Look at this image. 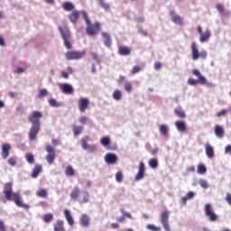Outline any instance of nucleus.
Returning <instances> with one entry per match:
<instances>
[{
	"mask_svg": "<svg viewBox=\"0 0 231 231\" xmlns=\"http://www.w3.org/2000/svg\"><path fill=\"white\" fill-rule=\"evenodd\" d=\"M42 118V113L41 111H33L28 116V121L32 124V126L29 130V140L33 142L41 131V119Z\"/></svg>",
	"mask_w": 231,
	"mask_h": 231,
	"instance_id": "f257e3e1",
	"label": "nucleus"
},
{
	"mask_svg": "<svg viewBox=\"0 0 231 231\" xmlns=\"http://www.w3.org/2000/svg\"><path fill=\"white\" fill-rule=\"evenodd\" d=\"M3 192L5 196V199H7L8 201H14L16 207H20L22 208H24L25 210H28V208H30V205L23 204V201H21V195L13 191L12 182H6L4 185Z\"/></svg>",
	"mask_w": 231,
	"mask_h": 231,
	"instance_id": "f03ea898",
	"label": "nucleus"
},
{
	"mask_svg": "<svg viewBox=\"0 0 231 231\" xmlns=\"http://www.w3.org/2000/svg\"><path fill=\"white\" fill-rule=\"evenodd\" d=\"M81 15L88 25L86 28V32L88 35H90L91 37L97 35L98 32H100V23L96 22L94 24H91V21L89 20V17L88 16V13L86 11L81 12Z\"/></svg>",
	"mask_w": 231,
	"mask_h": 231,
	"instance_id": "7ed1b4c3",
	"label": "nucleus"
},
{
	"mask_svg": "<svg viewBox=\"0 0 231 231\" xmlns=\"http://www.w3.org/2000/svg\"><path fill=\"white\" fill-rule=\"evenodd\" d=\"M59 32L63 39L64 46L67 50H71L73 46L71 45V31H69V28L68 26L58 27Z\"/></svg>",
	"mask_w": 231,
	"mask_h": 231,
	"instance_id": "20e7f679",
	"label": "nucleus"
},
{
	"mask_svg": "<svg viewBox=\"0 0 231 231\" xmlns=\"http://www.w3.org/2000/svg\"><path fill=\"white\" fill-rule=\"evenodd\" d=\"M192 73L193 75H195V77H198V80L192 78L189 79L188 84H189V86H197V84H201L203 86L206 84L207 79L201 75V72H199V70L194 69Z\"/></svg>",
	"mask_w": 231,
	"mask_h": 231,
	"instance_id": "39448f33",
	"label": "nucleus"
},
{
	"mask_svg": "<svg viewBox=\"0 0 231 231\" xmlns=\"http://www.w3.org/2000/svg\"><path fill=\"white\" fill-rule=\"evenodd\" d=\"M84 55H86V51H69L65 53V58L67 60H79Z\"/></svg>",
	"mask_w": 231,
	"mask_h": 231,
	"instance_id": "423d86ee",
	"label": "nucleus"
},
{
	"mask_svg": "<svg viewBox=\"0 0 231 231\" xmlns=\"http://www.w3.org/2000/svg\"><path fill=\"white\" fill-rule=\"evenodd\" d=\"M191 54H192L193 60H198V59H199V57L201 59H207V51H201L199 53L195 42H191Z\"/></svg>",
	"mask_w": 231,
	"mask_h": 231,
	"instance_id": "0eeeda50",
	"label": "nucleus"
},
{
	"mask_svg": "<svg viewBox=\"0 0 231 231\" xmlns=\"http://www.w3.org/2000/svg\"><path fill=\"white\" fill-rule=\"evenodd\" d=\"M88 140H89V135H86L81 139V145L82 149L88 151L89 152H97V145L96 144H88Z\"/></svg>",
	"mask_w": 231,
	"mask_h": 231,
	"instance_id": "6e6552de",
	"label": "nucleus"
},
{
	"mask_svg": "<svg viewBox=\"0 0 231 231\" xmlns=\"http://www.w3.org/2000/svg\"><path fill=\"white\" fill-rule=\"evenodd\" d=\"M205 215L207 217H208L209 221L214 222L217 219V216L216 215V212H214V209L212 208V205L206 204L204 207Z\"/></svg>",
	"mask_w": 231,
	"mask_h": 231,
	"instance_id": "1a4fd4ad",
	"label": "nucleus"
},
{
	"mask_svg": "<svg viewBox=\"0 0 231 231\" xmlns=\"http://www.w3.org/2000/svg\"><path fill=\"white\" fill-rule=\"evenodd\" d=\"M45 151L48 152L46 155V161L50 164L53 163V162H55V148H53V146L51 144H47L45 146Z\"/></svg>",
	"mask_w": 231,
	"mask_h": 231,
	"instance_id": "9d476101",
	"label": "nucleus"
},
{
	"mask_svg": "<svg viewBox=\"0 0 231 231\" xmlns=\"http://www.w3.org/2000/svg\"><path fill=\"white\" fill-rule=\"evenodd\" d=\"M160 221L166 231H171V226H169V211L165 210L161 213Z\"/></svg>",
	"mask_w": 231,
	"mask_h": 231,
	"instance_id": "9b49d317",
	"label": "nucleus"
},
{
	"mask_svg": "<svg viewBox=\"0 0 231 231\" xmlns=\"http://www.w3.org/2000/svg\"><path fill=\"white\" fill-rule=\"evenodd\" d=\"M79 111L80 113H86V110L89 107V98L80 97L78 101Z\"/></svg>",
	"mask_w": 231,
	"mask_h": 231,
	"instance_id": "f8f14e48",
	"label": "nucleus"
},
{
	"mask_svg": "<svg viewBox=\"0 0 231 231\" xmlns=\"http://www.w3.org/2000/svg\"><path fill=\"white\" fill-rule=\"evenodd\" d=\"M10 151H12L10 143L2 144L1 156L4 160H7L8 156H10Z\"/></svg>",
	"mask_w": 231,
	"mask_h": 231,
	"instance_id": "ddd939ff",
	"label": "nucleus"
},
{
	"mask_svg": "<svg viewBox=\"0 0 231 231\" xmlns=\"http://www.w3.org/2000/svg\"><path fill=\"white\" fill-rule=\"evenodd\" d=\"M145 176V163L143 162H141L139 163L138 172L135 175V181H140L142 178Z\"/></svg>",
	"mask_w": 231,
	"mask_h": 231,
	"instance_id": "4468645a",
	"label": "nucleus"
},
{
	"mask_svg": "<svg viewBox=\"0 0 231 231\" xmlns=\"http://www.w3.org/2000/svg\"><path fill=\"white\" fill-rule=\"evenodd\" d=\"M60 91L64 93V95H73L75 93V88H73V86L68 83H64L60 85Z\"/></svg>",
	"mask_w": 231,
	"mask_h": 231,
	"instance_id": "2eb2a0df",
	"label": "nucleus"
},
{
	"mask_svg": "<svg viewBox=\"0 0 231 231\" xmlns=\"http://www.w3.org/2000/svg\"><path fill=\"white\" fill-rule=\"evenodd\" d=\"M80 17V12L78 10H73L70 14H68V19L73 24L77 23Z\"/></svg>",
	"mask_w": 231,
	"mask_h": 231,
	"instance_id": "dca6fc26",
	"label": "nucleus"
},
{
	"mask_svg": "<svg viewBox=\"0 0 231 231\" xmlns=\"http://www.w3.org/2000/svg\"><path fill=\"white\" fill-rule=\"evenodd\" d=\"M170 15L171 16L172 23L179 26H183V18H181V16L176 14L174 11H171Z\"/></svg>",
	"mask_w": 231,
	"mask_h": 231,
	"instance_id": "f3484780",
	"label": "nucleus"
},
{
	"mask_svg": "<svg viewBox=\"0 0 231 231\" xmlns=\"http://www.w3.org/2000/svg\"><path fill=\"white\" fill-rule=\"evenodd\" d=\"M118 160V157H116V154L115 153H106L105 155V162L108 165H113L116 163V161Z\"/></svg>",
	"mask_w": 231,
	"mask_h": 231,
	"instance_id": "a211bd4d",
	"label": "nucleus"
},
{
	"mask_svg": "<svg viewBox=\"0 0 231 231\" xmlns=\"http://www.w3.org/2000/svg\"><path fill=\"white\" fill-rule=\"evenodd\" d=\"M70 199H73V201H77L79 198L80 197V188L79 186H75L73 189L70 191Z\"/></svg>",
	"mask_w": 231,
	"mask_h": 231,
	"instance_id": "6ab92c4d",
	"label": "nucleus"
},
{
	"mask_svg": "<svg viewBox=\"0 0 231 231\" xmlns=\"http://www.w3.org/2000/svg\"><path fill=\"white\" fill-rule=\"evenodd\" d=\"M79 225L84 228H88V226H89V216L83 214L80 217Z\"/></svg>",
	"mask_w": 231,
	"mask_h": 231,
	"instance_id": "aec40b11",
	"label": "nucleus"
},
{
	"mask_svg": "<svg viewBox=\"0 0 231 231\" xmlns=\"http://www.w3.org/2000/svg\"><path fill=\"white\" fill-rule=\"evenodd\" d=\"M175 126L180 133H185V131H187V125L185 124V121H176Z\"/></svg>",
	"mask_w": 231,
	"mask_h": 231,
	"instance_id": "412c9836",
	"label": "nucleus"
},
{
	"mask_svg": "<svg viewBox=\"0 0 231 231\" xmlns=\"http://www.w3.org/2000/svg\"><path fill=\"white\" fill-rule=\"evenodd\" d=\"M118 54L125 57L127 55H131V49L127 46H120L118 48Z\"/></svg>",
	"mask_w": 231,
	"mask_h": 231,
	"instance_id": "4be33fe9",
	"label": "nucleus"
},
{
	"mask_svg": "<svg viewBox=\"0 0 231 231\" xmlns=\"http://www.w3.org/2000/svg\"><path fill=\"white\" fill-rule=\"evenodd\" d=\"M61 8H63L65 12H73V10H75V5L71 2H64L61 5Z\"/></svg>",
	"mask_w": 231,
	"mask_h": 231,
	"instance_id": "5701e85b",
	"label": "nucleus"
},
{
	"mask_svg": "<svg viewBox=\"0 0 231 231\" xmlns=\"http://www.w3.org/2000/svg\"><path fill=\"white\" fill-rule=\"evenodd\" d=\"M64 216L69 226H73V225H75V221L73 220V217L71 216V213H69V210L65 209Z\"/></svg>",
	"mask_w": 231,
	"mask_h": 231,
	"instance_id": "b1692460",
	"label": "nucleus"
},
{
	"mask_svg": "<svg viewBox=\"0 0 231 231\" xmlns=\"http://www.w3.org/2000/svg\"><path fill=\"white\" fill-rule=\"evenodd\" d=\"M104 44L106 48H111V36L107 32H102Z\"/></svg>",
	"mask_w": 231,
	"mask_h": 231,
	"instance_id": "393cba45",
	"label": "nucleus"
},
{
	"mask_svg": "<svg viewBox=\"0 0 231 231\" xmlns=\"http://www.w3.org/2000/svg\"><path fill=\"white\" fill-rule=\"evenodd\" d=\"M54 231H66L64 227V220H57L54 224Z\"/></svg>",
	"mask_w": 231,
	"mask_h": 231,
	"instance_id": "a878e982",
	"label": "nucleus"
},
{
	"mask_svg": "<svg viewBox=\"0 0 231 231\" xmlns=\"http://www.w3.org/2000/svg\"><path fill=\"white\" fill-rule=\"evenodd\" d=\"M205 149H206V154L208 158H210V159L214 158V147H212V145L210 144H206Z\"/></svg>",
	"mask_w": 231,
	"mask_h": 231,
	"instance_id": "bb28decb",
	"label": "nucleus"
},
{
	"mask_svg": "<svg viewBox=\"0 0 231 231\" xmlns=\"http://www.w3.org/2000/svg\"><path fill=\"white\" fill-rule=\"evenodd\" d=\"M214 131H215V134H216V136H217V138H223V136H225V130L223 129V127H221L219 125H216Z\"/></svg>",
	"mask_w": 231,
	"mask_h": 231,
	"instance_id": "cd10ccee",
	"label": "nucleus"
},
{
	"mask_svg": "<svg viewBox=\"0 0 231 231\" xmlns=\"http://www.w3.org/2000/svg\"><path fill=\"white\" fill-rule=\"evenodd\" d=\"M210 31L207 30L202 34H200L199 41L200 42H207L210 39Z\"/></svg>",
	"mask_w": 231,
	"mask_h": 231,
	"instance_id": "c85d7f7f",
	"label": "nucleus"
},
{
	"mask_svg": "<svg viewBox=\"0 0 231 231\" xmlns=\"http://www.w3.org/2000/svg\"><path fill=\"white\" fill-rule=\"evenodd\" d=\"M42 171V166L36 165L32 171V178H37V176L41 174Z\"/></svg>",
	"mask_w": 231,
	"mask_h": 231,
	"instance_id": "c756f323",
	"label": "nucleus"
},
{
	"mask_svg": "<svg viewBox=\"0 0 231 231\" xmlns=\"http://www.w3.org/2000/svg\"><path fill=\"white\" fill-rule=\"evenodd\" d=\"M159 131L162 136H169V127L165 125H161L159 126Z\"/></svg>",
	"mask_w": 231,
	"mask_h": 231,
	"instance_id": "7c9ffc66",
	"label": "nucleus"
},
{
	"mask_svg": "<svg viewBox=\"0 0 231 231\" xmlns=\"http://www.w3.org/2000/svg\"><path fill=\"white\" fill-rule=\"evenodd\" d=\"M42 221H44V223H51L52 219H53V213H47L44 214L42 217Z\"/></svg>",
	"mask_w": 231,
	"mask_h": 231,
	"instance_id": "2f4dec72",
	"label": "nucleus"
},
{
	"mask_svg": "<svg viewBox=\"0 0 231 231\" xmlns=\"http://www.w3.org/2000/svg\"><path fill=\"white\" fill-rule=\"evenodd\" d=\"M192 198H194V192L192 191L188 192V194L185 197L181 198L182 205H186L187 201H189V199H192Z\"/></svg>",
	"mask_w": 231,
	"mask_h": 231,
	"instance_id": "473e14b6",
	"label": "nucleus"
},
{
	"mask_svg": "<svg viewBox=\"0 0 231 231\" xmlns=\"http://www.w3.org/2000/svg\"><path fill=\"white\" fill-rule=\"evenodd\" d=\"M36 196H38V198H48V191L40 188L39 190L36 191Z\"/></svg>",
	"mask_w": 231,
	"mask_h": 231,
	"instance_id": "72a5a7b5",
	"label": "nucleus"
},
{
	"mask_svg": "<svg viewBox=\"0 0 231 231\" xmlns=\"http://www.w3.org/2000/svg\"><path fill=\"white\" fill-rule=\"evenodd\" d=\"M64 172H65L66 176H69V177L75 176V170L73 169L72 166H67L65 168Z\"/></svg>",
	"mask_w": 231,
	"mask_h": 231,
	"instance_id": "f704fd0d",
	"label": "nucleus"
},
{
	"mask_svg": "<svg viewBox=\"0 0 231 231\" xmlns=\"http://www.w3.org/2000/svg\"><path fill=\"white\" fill-rule=\"evenodd\" d=\"M97 3L99 5V6H101V8H103V10H109V8H111V6L109 5V4H107L105 0H97Z\"/></svg>",
	"mask_w": 231,
	"mask_h": 231,
	"instance_id": "c9c22d12",
	"label": "nucleus"
},
{
	"mask_svg": "<svg viewBox=\"0 0 231 231\" xmlns=\"http://www.w3.org/2000/svg\"><path fill=\"white\" fill-rule=\"evenodd\" d=\"M114 100H122V91L116 89L113 92L112 95Z\"/></svg>",
	"mask_w": 231,
	"mask_h": 231,
	"instance_id": "e433bc0d",
	"label": "nucleus"
},
{
	"mask_svg": "<svg viewBox=\"0 0 231 231\" xmlns=\"http://www.w3.org/2000/svg\"><path fill=\"white\" fill-rule=\"evenodd\" d=\"M82 131H84L83 126H77V125L73 126L74 136H79V134H80V133H82Z\"/></svg>",
	"mask_w": 231,
	"mask_h": 231,
	"instance_id": "4c0bfd02",
	"label": "nucleus"
},
{
	"mask_svg": "<svg viewBox=\"0 0 231 231\" xmlns=\"http://www.w3.org/2000/svg\"><path fill=\"white\" fill-rule=\"evenodd\" d=\"M83 200L80 203H89V192L88 190L83 191L82 193Z\"/></svg>",
	"mask_w": 231,
	"mask_h": 231,
	"instance_id": "58836bf2",
	"label": "nucleus"
},
{
	"mask_svg": "<svg viewBox=\"0 0 231 231\" xmlns=\"http://www.w3.org/2000/svg\"><path fill=\"white\" fill-rule=\"evenodd\" d=\"M100 143H101V145H104V147H107V145H109V143H111V139H109V137H107V136H105V137L101 138Z\"/></svg>",
	"mask_w": 231,
	"mask_h": 231,
	"instance_id": "ea45409f",
	"label": "nucleus"
},
{
	"mask_svg": "<svg viewBox=\"0 0 231 231\" xmlns=\"http://www.w3.org/2000/svg\"><path fill=\"white\" fill-rule=\"evenodd\" d=\"M25 160L30 163L31 165L35 163V159L33 158V154L32 153H26L25 154Z\"/></svg>",
	"mask_w": 231,
	"mask_h": 231,
	"instance_id": "a19ab883",
	"label": "nucleus"
},
{
	"mask_svg": "<svg viewBox=\"0 0 231 231\" xmlns=\"http://www.w3.org/2000/svg\"><path fill=\"white\" fill-rule=\"evenodd\" d=\"M116 181L117 183H122V181H124V174L122 173V171H117L116 173Z\"/></svg>",
	"mask_w": 231,
	"mask_h": 231,
	"instance_id": "79ce46f5",
	"label": "nucleus"
},
{
	"mask_svg": "<svg viewBox=\"0 0 231 231\" xmlns=\"http://www.w3.org/2000/svg\"><path fill=\"white\" fill-rule=\"evenodd\" d=\"M44 97H48V89L42 88L39 90V94L37 96L38 98H42Z\"/></svg>",
	"mask_w": 231,
	"mask_h": 231,
	"instance_id": "37998d69",
	"label": "nucleus"
},
{
	"mask_svg": "<svg viewBox=\"0 0 231 231\" xmlns=\"http://www.w3.org/2000/svg\"><path fill=\"white\" fill-rule=\"evenodd\" d=\"M198 174H205L207 172V168L203 164H199L197 167Z\"/></svg>",
	"mask_w": 231,
	"mask_h": 231,
	"instance_id": "c03bdc74",
	"label": "nucleus"
},
{
	"mask_svg": "<svg viewBox=\"0 0 231 231\" xmlns=\"http://www.w3.org/2000/svg\"><path fill=\"white\" fill-rule=\"evenodd\" d=\"M48 102L51 107H59L60 106V103L57 102L55 98H50Z\"/></svg>",
	"mask_w": 231,
	"mask_h": 231,
	"instance_id": "a18cd8bd",
	"label": "nucleus"
},
{
	"mask_svg": "<svg viewBox=\"0 0 231 231\" xmlns=\"http://www.w3.org/2000/svg\"><path fill=\"white\" fill-rule=\"evenodd\" d=\"M174 113L179 118H185L186 116L185 112L182 110H179L178 108L174 109Z\"/></svg>",
	"mask_w": 231,
	"mask_h": 231,
	"instance_id": "49530a36",
	"label": "nucleus"
},
{
	"mask_svg": "<svg viewBox=\"0 0 231 231\" xmlns=\"http://www.w3.org/2000/svg\"><path fill=\"white\" fill-rule=\"evenodd\" d=\"M90 55L93 59V60H96V62H97L98 64H100V62H102L100 56H98V54L97 52H90Z\"/></svg>",
	"mask_w": 231,
	"mask_h": 231,
	"instance_id": "de8ad7c7",
	"label": "nucleus"
},
{
	"mask_svg": "<svg viewBox=\"0 0 231 231\" xmlns=\"http://www.w3.org/2000/svg\"><path fill=\"white\" fill-rule=\"evenodd\" d=\"M7 163H9L11 167H15V165H17V159L15 157H10L7 160Z\"/></svg>",
	"mask_w": 231,
	"mask_h": 231,
	"instance_id": "09e8293b",
	"label": "nucleus"
},
{
	"mask_svg": "<svg viewBox=\"0 0 231 231\" xmlns=\"http://www.w3.org/2000/svg\"><path fill=\"white\" fill-rule=\"evenodd\" d=\"M148 163L152 169H156V167H158V160L156 159H151Z\"/></svg>",
	"mask_w": 231,
	"mask_h": 231,
	"instance_id": "8fccbe9b",
	"label": "nucleus"
},
{
	"mask_svg": "<svg viewBox=\"0 0 231 231\" xmlns=\"http://www.w3.org/2000/svg\"><path fill=\"white\" fill-rule=\"evenodd\" d=\"M146 228H147L148 230H151V231H160V230H162V227H158V226H154V225H152V224H148V225L146 226Z\"/></svg>",
	"mask_w": 231,
	"mask_h": 231,
	"instance_id": "3c124183",
	"label": "nucleus"
},
{
	"mask_svg": "<svg viewBox=\"0 0 231 231\" xmlns=\"http://www.w3.org/2000/svg\"><path fill=\"white\" fill-rule=\"evenodd\" d=\"M141 70L142 68H140V66H134L131 70V75H136V73H140Z\"/></svg>",
	"mask_w": 231,
	"mask_h": 231,
	"instance_id": "603ef678",
	"label": "nucleus"
},
{
	"mask_svg": "<svg viewBox=\"0 0 231 231\" xmlns=\"http://www.w3.org/2000/svg\"><path fill=\"white\" fill-rule=\"evenodd\" d=\"M125 89L127 91V93H131V89H133V84H131L129 81H126L125 83Z\"/></svg>",
	"mask_w": 231,
	"mask_h": 231,
	"instance_id": "864d4df0",
	"label": "nucleus"
},
{
	"mask_svg": "<svg viewBox=\"0 0 231 231\" xmlns=\"http://www.w3.org/2000/svg\"><path fill=\"white\" fill-rule=\"evenodd\" d=\"M199 185H200V187H201L202 189H207V188L208 187V183L207 182V180H203V179H200V180H199Z\"/></svg>",
	"mask_w": 231,
	"mask_h": 231,
	"instance_id": "5fc2aeb1",
	"label": "nucleus"
},
{
	"mask_svg": "<svg viewBox=\"0 0 231 231\" xmlns=\"http://www.w3.org/2000/svg\"><path fill=\"white\" fill-rule=\"evenodd\" d=\"M226 113H228V111L223 109V110H221V111H219V112L217 113V118H219V117H221V116H226Z\"/></svg>",
	"mask_w": 231,
	"mask_h": 231,
	"instance_id": "6e6d98bb",
	"label": "nucleus"
},
{
	"mask_svg": "<svg viewBox=\"0 0 231 231\" xmlns=\"http://www.w3.org/2000/svg\"><path fill=\"white\" fill-rule=\"evenodd\" d=\"M216 8H217V12H219V14H223V12H225V7L221 4H217L216 5Z\"/></svg>",
	"mask_w": 231,
	"mask_h": 231,
	"instance_id": "4d7b16f0",
	"label": "nucleus"
},
{
	"mask_svg": "<svg viewBox=\"0 0 231 231\" xmlns=\"http://www.w3.org/2000/svg\"><path fill=\"white\" fill-rule=\"evenodd\" d=\"M0 231H6V226H5V222L0 220Z\"/></svg>",
	"mask_w": 231,
	"mask_h": 231,
	"instance_id": "13d9d810",
	"label": "nucleus"
},
{
	"mask_svg": "<svg viewBox=\"0 0 231 231\" xmlns=\"http://www.w3.org/2000/svg\"><path fill=\"white\" fill-rule=\"evenodd\" d=\"M154 69H156V70L162 69V63L160 61H156L154 63Z\"/></svg>",
	"mask_w": 231,
	"mask_h": 231,
	"instance_id": "bf43d9fd",
	"label": "nucleus"
},
{
	"mask_svg": "<svg viewBox=\"0 0 231 231\" xmlns=\"http://www.w3.org/2000/svg\"><path fill=\"white\" fill-rule=\"evenodd\" d=\"M226 201L230 205L231 207V194L227 193L226 196Z\"/></svg>",
	"mask_w": 231,
	"mask_h": 231,
	"instance_id": "052dcab7",
	"label": "nucleus"
},
{
	"mask_svg": "<svg viewBox=\"0 0 231 231\" xmlns=\"http://www.w3.org/2000/svg\"><path fill=\"white\" fill-rule=\"evenodd\" d=\"M86 122H88V117L82 116L81 117H79V123L80 124H86Z\"/></svg>",
	"mask_w": 231,
	"mask_h": 231,
	"instance_id": "680f3d73",
	"label": "nucleus"
},
{
	"mask_svg": "<svg viewBox=\"0 0 231 231\" xmlns=\"http://www.w3.org/2000/svg\"><path fill=\"white\" fill-rule=\"evenodd\" d=\"M187 172H196V167H194V166L188 167Z\"/></svg>",
	"mask_w": 231,
	"mask_h": 231,
	"instance_id": "e2e57ef3",
	"label": "nucleus"
},
{
	"mask_svg": "<svg viewBox=\"0 0 231 231\" xmlns=\"http://www.w3.org/2000/svg\"><path fill=\"white\" fill-rule=\"evenodd\" d=\"M62 79H69V75L66 71H61Z\"/></svg>",
	"mask_w": 231,
	"mask_h": 231,
	"instance_id": "0e129e2a",
	"label": "nucleus"
},
{
	"mask_svg": "<svg viewBox=\"0 0 231 231\" xmlns=\"http://www.w3.org/2000/svg\"><path fill=\"white\" fill-rule=\"evenodd\" d=\"M136 23H143L144 19L143 16H137L135 17Z\"/></svg>",
	"mask_w": 231,
	"mask_h": 231,
	"instance_id": "69168bd1",
	"label": "nucleus"
},
{
	"mask_svg": "<svg viewBox=\"0 0 231 231\" xmlns=\"http://www.w3.org/2000/svg\"><path fill=\"white\" fill-rule=\"evenodd\" d=\"M14 73H17V74L24 73V69L18 68L16 70H14Z\"/></svg>",
	"mask_w": 231,
	"mask_h": 231,
	"instance_id": "338daca9",
	"label": "nucleus"
},
{
	"mask_svg": "<svg viewBox=\"0 0 231 231\" xmlns=\"http://www.w3.org/2000/svg\"><path fill=\"white\" fill-rule=\"evenodd\" d=\"M39 205H40V207H42L43 208L48 207V203L46 201H40Z\"/></svg>",
	"mask_w": 231,
	"mask_h": 231,
	"instance_id": "774afa93",
	"label": "nucleus"
}]
</instances>
